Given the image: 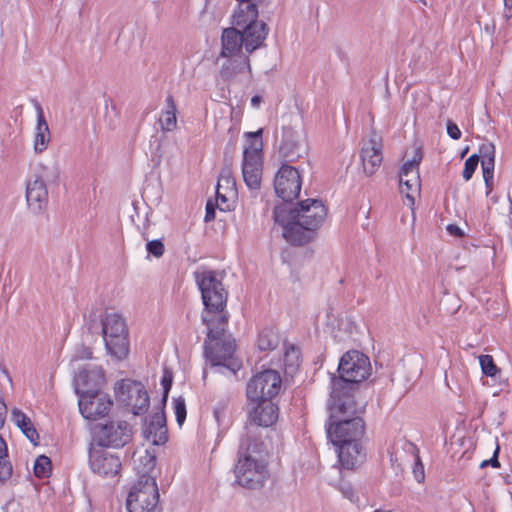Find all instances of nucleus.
I'll use <instances>...</instances> for the list:
<instances>
[{
    "label": "nucleus",
    "instance_id": "nucleus-6",
    "mask_svg": "<svg viewBox=\"0 0 512 512\" xmlns=\"http://www.w3.org/2000/svg\"><path fill=\"white\" fill-rule=\"evenodd\" d=\"M263 129L247 132L242 160V176L250 190H259L263 165Z\"/></svg>",
    "mask_w": 512,
    "mask_h": 512
},
{
    "label": "nucleus",
    "instance_id": "nucleus-43",
    "mask_svg": "<svg viewBox=\"0 0 512 512\" xmlns=\"http://www.w3.org/2000/svg\"><path fill=\"white\" fill-rule=\"evenodd\" d=\"M12 465L8 460H0V485L10 478Z\"/></svg>",
    "mask_w": 512,
    "mask_h": 512
},
{
    "label": "nucleus",
    "instance_id": "nucleus-7",
    "mask_svg": "<svg viewBox=\"0 0 512 512\" xmlns=\"http://www.w3.org/2000/svg\"><path fill=\"white\" fill-rule=\"evenodd\" d=\"M195 279L201 291L205 313L215 321L220 315H226L224 309L227 301V293L221 280L214 271L204 270L195 272Z\"/></svg>",
    "mask_w": 512,
    "mask_h": 512
},
{
    "label": "nucleus",
    "instance_id": "nucleus-5",
    "mask_svg": "<svg viewBox=\"0 0 512 512\" xmlns=\"http://www.w3.org/2000/svg\"><path fill=\"white\" fill-rule=\"evenodd\" d=\"M232 24L240 30L245 55L261 48L268 36L266 23L258 19L257 4H248L244 9H235Z\"/></svg>",
    "mask_w": 512,
    "mask_h": 512
},
{
    "label": "nucleus",
    "instance_id": "nucleus-49",
    "mask_svg": "<svg viewBox=\"0 0 512 512\" xmlns=\"http://www.w3.org/2000/svg\"><path fill=\"white\" fill-rule=\"evenodd\" d=\"M503 5V17L506 20H509L510 18H512V0H503Z\"/></svg>",
    "mask_w": 512,
    "mask_h": 512
},
{
    "label": "nucleus",
    "instance_id": "nucleus-56",
    "mask_svg": "<svg viewBox=\"0 0 512 512\" xmlns=\"http://www.w3.org/2000/svg\"><path fill=\"white\" fill-rule=\"evenodd\" d=\"M248 68V73H251V66H247Z\"/></svg>",
    "mask_w": 512,
    "mask_h": 512
},
{
    "label": "nucleus",
    "instance_id": "nucleus-15",
    "mask_svg": "<svg viewBox=\"0 0 512 512\" xmlns=\"http://www.w3.org/2000/svg\"><path fill=\"white\" fill-rule=\"evenodd\" d=\"M120 457L105 448L91 446L89 450V466L91 470L101 477L112 478L121 470Z\"/></svg>",
    "mask_w": 512,
    "mask_h": 512
},
{
    "label": "nucleus",
    "instance_id": "nucleus-20",
    "mask_svg": "<svg viewBox=\"0 0 512 512\" xmlns=\"http://www.w3.org/2000/svg\"><path fill=\"white\" fill-rule=\"evenodd\" d=\"M104 383V374L100 367L91 366L80 370L74 378L75 390L78 396L84 393L99 391Z\"/></svg>",
    "mask_w": 512,
    "mask_h": 512
},
{
    "label": "nucleus",
    "instance_id": "nucleus-52",
    "mask_svg": "<svg viewBox=\"0 0 512 512\" xmlns=\"http://www.w3.org/2000/svg\"><path fill=\"white\" fill-rule=\"evenodd\" d=\"M262 98L259 95H254L251 98V106L255 109H258L261 104Z\"/></svg>",
    "mask_w": 512,
    "mask_h": 512
},
{
    "label": "nucleus",
    "instance_id": "nucleus-12",
    "mask_svg": "<svg viewBox=\"0 0 512 512\" xmlns=\"http://www.w3.org/2000/svg\"><path fill=\"white\" fill-rule=\"evenodd\" d=\"M115 395L117 401L134 415L144 414L149 407V395L140 382L130 379L118 381L115 385Z\"/></svg>",
    "mask_w": 512,
    "mask_h": 512
},
{
    "label": "nucleus",
    "instance_id": "nucleus-19",
    "mask_svg": "<svg viewBox=\"0 0 512 512\" xmlns=\"http://www.w3.org/2000/svg\"><path fill=\"white\" fill-rule=\"evenodd\" d=\"M237 196L236 181L230 168L222 169L216 187V203L221 211L231 210Z\"/></svg>",
    "mask_w": 512,
    "mask_h": 512
},
{
    "label": "nucleus",
    "instance_id": "nucleus-23",
    "mask_svg": "<svg viewBox=\"0 0 512 512\" xmlns=\"http://www.w3.org/2000/svg\"><path fill=\"white\" fill-rule=\"evenodd\" d=\"M479 161L481 162L483 179L486 186V195L490 196L493 190V177L495 166V146L491 142L483 143L479 148Z\"/></svg>",
    "mask_w": 512,
    "mask_h": 512
},
{
    "label": "nucleus",
    "instance_id": "nucleus-42",
    "mask_svg": "<svg viewBox=\"0 0 512 512\" xmlns=\"http://www.w3.org/2000/svg\"><path fill=\"white\" fill-rule=\"evenodd\" d=\"M339 490L342 493V495L350 500L351 502H357L358 496L355 492L354 488L349 483H341L339 485Z\"/></svg>",
    "mask_w": 512,
    "mask_h": 512
},
{
    "label": "nucleus",
    "instance_id": "nucleus-46",
    "mask_svg": "<svg viewBox=\"0 0 512 512\" xmlns=\"http://www.w3.org/2000/svg\"><path fill=\"white\" fill-rule=\"evenodd\" d=\"M447 133L454 140H458L461 137V131L459 127L451 121L447 123Z\"/></svg>",
    "mask_w": 512,
    "mask_h": 512
},
{
    "label": "nucleus",
    "instance_id": "nucleus-31",
    "mask_svg": "<svg viewBox=\"0 0 512 512\" xmlns=\"http://www.w3.org/2000/svg\"><path fill=\"white\" fill-rule=\"evenodd\" d=\"M165 102V110H163L159 118V123L162 131L172 132L177 128V109L172 96H168Z\"/></svg>",
    "mask_w": 512,
    "mask_h": 512
},
{
    "label": "nucleus",
    "instance_id": "nucleus-28",
    "mask_svg": "<svg viewBox=\"0 0 512 512\" xmlns=\"http://www.w3.org/2000/svg\"><path fill=\"white\" fill-rule=\"evenodd\" d=\"M31 177L46 185L56 184L60 178L59 165L56 162L39 163Z\"/></svg>",
    "mask_w": 512,
    "mask_h": 512
},
{
    "label": "nucleus",
    "instance_id": "nucleus-45",
    "mask_svg": "<svg viewBox=\"0 0 512 512\" xmlns=\"http://www.w3.org/2000/svg\"><path fill=\"white\" fill-rule=\"evenodd\" d=\"M413 474L417 482L421 483L424 480V466L421 463L420 458L418 456L416 457L415 465L413 468Z\"/></svg>",
    "mask_w": 512,
    "mask_h": 512
},
{
    "label": "nucleus",
    "instance_id": "nucleus-55",
    "mask_svg": "<svg viewBox=\"0 0 512 512\" xmlns=\"http://www.w3.org/2000/svg\"><path fill=\"white\" fill-rule=\"evenodd\" d=\"M206 376H207V371H206V370H204V371H203V379H205V378H206Z\"/></svg>",
    "mask_w": 512,
    "mask_h": 512
},
{
    "label": "nucleus",
    "instance_id": "nucleus-9",
    "mask_svg": "<svg viewBox=\"0 0 512 512\" xmlns=\"http://www.w3.org/2000/svg\"><path fill=\"white\" fill-rule=\"evenodd\" d=\"M102 335L107 353L116 360L129 354L128 329L125 320L116 313H108L101 319Z\"/></svg>",
    "mask_w": 512,
    "mask_h": 512
},
{
    "label": "nucleus",
    "instance_id": "nucleus-3",
    "mask_svg": "<svg viewBox=\"0 0 512 512\" xmlns=\"http://www.w3.org/2000/svg\"><path fill=\"white\" fill-rule=\"evenodd\" d=\"M364 429L353 396L343 393L342 398L333 400L327 435L334 445L361 441Z\"/></svg>",
    "mask_w": 512,
    "mask_h": 512
},
{
    "label": "nucleus",
    "instance_id": "nucleus-51",
    "mask_svg": "<svg viewBox=\"0 0 512 512\" xmlns=\"http://www.w3.org/2000/svg\"><path fill=\"white\" fill-rule=\"evenodd\" d=\"M238 5L236 9H244L248 4H257L256 0H236Z\"/></svg>",
    "mask_w": 512,
    "mask_h": 512
},
{
    "label": "nucleus",
    "instance_id": "nucleus-38",
    "mask_svg": "<svg viewBox=\"0 0 512 512\" xmlns=\"http://www.w3.org/2000/svg\"><path fill=\"white\" fill-rule=\"evenodd\" d=\"M479 163L478 154L471 155L464 163V169L462 172L463 178L468 181L472 178Z\"/></svg>",
    "mask_w": 512,
    "mask_h": 512
},
{
    "label": "nucleus",
    "instance_id": "nucleus-44",
    "mask_svg": "<svg viewBox=\"0 0 512 512\" xmlns=\"http://www.w3.org/2000/svg\"><path fill=\"white\" fill-rule=\"evenodd\" d=\"M91 357H92L91 349L88 347H85V346H80L76 349V351L72 357V360L76 361V360H80V359H89Z\"/></svg>",
    "mask_w": 512,
    "mask_h": 512
},
{
    "label": "nucleus",
    "instance_id": "nucleus-2",
    "mask_svg": "<svg viewBox=\"0 0 512 512\" xmlns=\"http://www.w3.org/2000/svg\"><path fill=\"white\" fill-rule=\"evenodd\" d=\"M267 457L268 451L262 441L243 438L234 469L236 482L246 489H261L269 478Z\"/></svg>",
    "mask_w": 512,
    "mask_h": 512
},
{
    "label": "nucleus",
    "instance_id": "nucleus-17",
    "mask_svg": "<svg viewBox=\"0 0 512 512\" xmlns=\"http://www.w3.org/2000/svg\"><path fill=\"white\" fill-rule=\"evenodd\" d=\"M279 153L288 162H293L305 154L306 145L303 133L293 127H284Z\"/></svg>",
    "mask_w": 512,
    "mask_h": 512
},
{
    "label": "nucleus",
    "instance_id": "nucleus-39",
    "mask_svg": "<svg viewBox=\"0 0 512 512\" xmlns=\"http://www.w3.org/2000/svg\"><path fill=\"white\" fill-rule=\"evenodd\" d=\"M173 406L176 421L181 426L186 420V404L184 399L182 397L174 399Z\"/></svg>",
    "mask_w": 512,
    "mask_h": 512
},
{
    "label": "nucleus",
    "instance_id": "nucleus-1",
    "mask_svg": "<svg viewBox=\"0 0 512 512\" xmlns=\"http://www.w3.org/2000/svg\"><path fill=\"white\" fill-rule=\"evenodd\" d=\"M327 216V209L318 199H306L297 206H277L274 219L283 228V237L293 245H301L311 237Z\"/></svg>",
    "mask_w": 512,
    "mask_h": 512
},
{
    "label": "nucleus",
    "instance_id": "nucleus-47",
    "mask_svg": "<svg viewBox=\"0 0 512 512\" xmlns=\"http://www.w3.org/2000/svg\"><path fill=\"white\" fill-rule=\"evenodd\" d=\"M498 453H499V447L497 446L492 458L489 460H484L480 466L483 468V467H486L487 465H491L494 468H498L500 466V463L498 461Z\"/></svg>",
    "mask_w": 512,
    "mask_h": 512
},
{
    "label": "nucleus",
    "instance_id": "nucleus-50",
    "mask_svg": "<svg viewBox=\"0 0 512 512\" xmlns=\"http://www.w3.org/2000/svg\"><path fill=\"white\" fill-rule=\"evenodd\" d=\"M447 231L454 236H461L463 234L462 230L458 226L453 224L447 226Z\"/></svg>",
    "mask_w": 512,
    "mask_h": 512
},
{
    "label": "nucleus",
    "instance_id": "nucleus-29",
    "mask_svg": "<svg viewBox=\"0 0 512 512\" xmlns=\"http://www.w3.org/2000/svg\"><path fill=\"white\" fill-rule=\"evenodd\" d=\"M12 420L33 445L38 444L39 435L31 419L18 409L12 411Z\"/></svg>",
    "mask_w": 512,
    "mask_h": 512
},
{
    "label": "nucleus",
    "instance_id": "nucleus-13",
    "mask_svg": "<svg viewBox=\"0 0 512 512\" xmlns=\"http://www.w3.org/2000/svg\"><path fill=\"white\" fill-rule=\"evenodd\" d=\"M95 447L119 448L126 445L131 438V429L127 422H110L99 424L93 428Z\"/></svg>",
    "mask_w": 512,
    "mask_h": 512
},
{
    "label": "nucleus",
    "instance_id": "nucleus-25",
    "mask_svg": "<svg viewBox=\"0 0 512 512\" xmlns=\"http://www.w3.org/2000/svg\"><path fill=\"white\" fill-rule=\"evenodd\" d=\"M143 433L145 438L154 445H160L167 441L166 418L163 410L155 412L146 423Z\"/></svg>",
    "mask_w": 512,
    "mask_h": 512
},
{
    "label": "nucleus",
    "instance_id": "nucleus-14",
    "mask_svg": "<svg viewBox=\"0 0 512 512\" xmlns=\"http://www.w3.org/2000/svg\"><path fill=\"white\" fill-rule=\"evenodd\" d=\"M302 181L299 171L289 165H282L275 175L274 189L283 201H292L300 194Z\"/></svg>",
    "mask_w": 512,
    "mask_h": 512
},
{
    "label": "nucleus",
    "instance_id": "nucleus-34",
    "mask_svg": "<svg viewBox=\"0 0 512 512\" xmlns=\"http://www.w3.org/2000/svg\"><path fill=\"white\" fill-rule=\"evenodd\" d=\"M135 469L141 475H151L156 465L155 456L149 451H145L143 455L134 459Z\"/></svg>",
    "mask_w": 512,
    "mask_h": 512
},
{
    "label": "nucleus",
    "instance_id": "nucleus-54",
    "mask_svg": "<svg viewBox=\"0 0 512 512\" xmlns=\"http://www.w3.org/2000/svg\"><path fill=\"white\" fill-rule=\"evenodd\" d=\"M373 512H391V511H386V510H382V509H376Z\"/></svg>",
    "mask_w": 512,
    "mask_h": 512
},
{
    "label": "nucleus",
    "instance_id": "nucleus-40",
    "mask_svg": "<svg viewBox=\"0 0 512 512\" xmlns=\"http://www.w3.org/2000/svg\"><path fill=\"white\" fill-rule=\"evenodd\" d=\"M146 249L149 254H152L157 258L161 257L165 251L164 244L160 240L148 241L146 244Z\"/></svg>",
    "mask_w": 512,
    "mask_h": 512
},
{
    "label": "nucleus",
    "instance_id": "nucleus-37",
    "mask_svg": "<svg viewBox=\"0 0 512 512\" xmlns=\"http://www.w3.org/2000/svg\"><path fill=\"white\" fill-rule=\"evenodd\" d=\"M479 363L482 369V372L490 377H493L497 374L498 368L494 363L492 356L490 355H481L479 357Z\"/></svg>",
    "mask_w": 512,
    "mask_h": 512
},
{
    "label": "nucleus",
    "instance_id": "nucleus-36",
    "mask_svg": "<svg viewBox=\"0 0 512 512\" xmlns=\"http://www.w3.org/2000/svg\"><path fill=\"white\" fill-rule=\"evenodd\" d=\"M399 184L401 193L405 194L410 204H413L415 196L418 195L420 192V187L414 189L412 186V182H410V180L406 178H399Z\"/></svg>",
    "mask_w": 512,
    "mask_h": 512
},
{
    "label": "nucleus",
    "instance_id": "nucleus-8",
    "mask_svg": "<svg viewBox=\"0 0 512 512\" xmlns=\"http://www.w3.org/2000/svg\"><path fill=\"white\" fill-rule=\"evenodd\" d=\"M371 366L367 356L358 351H348L339 363V378L333 379L331 387V398H342L341 388L343 384L359 383L365 380L370 374Z\"/></svg>",
    "mask_w": 512,
    "mask_h": 512
},
{
    "label": "nucleus",
    "instance_id": "nucleus-26",
    "mask_svg": "<svg viewBox=\"0 0 512 512\" xmlns=\"http://www.w3.org/2000/svg\"><path fill=\"white\" fill-rule=\"evenodd\" d=\"M222 51L221 55L227 58H233L243 54L244 46L240 30L237 27L224 29L221 37Z\"/></svg>",
    "mask_w": 512,
    "mask_h": 512
},
{
    "label": "nucleus",
    "instance_id": "nucleus-4",
    "mask_svg": "<svg viewBox=\"0 0 512 512\" xmlns=\"http://www.w3.org/2000/svg\"><path fill=\"white\" fill-rule=\"evenodd\" d=\"M203 323L207 326V338L205 340V357L212 367H224L235 373L239 364L233 360L235 351L234 341L226 336L227 315H220L218 320L207 315L202 316Z\"/></svg>",
    "mask_w": 512,
    "mask_h": 512
},
{
    "label": "nucleus",
    "instance_id": "nucleus-24",
    "mask_svg": "<svg viewBox=\"0 0 512 512\" xmlns=\"http://www.w3.org/2000/svg\"><path fill=\"white\" fill-rule=\"evenodd\" d=\"M26 200L33 212H40L48 202L47 185L38 179L30 177L26 184Z\"/></svg>",
    "mask_w": 512,
    "mask_h": 512
},
{
    "label": "nucleus",
    "instance_id": "nucleus-48",
    "mask_svg": "<svg viewBox=\"0 0 512 512\" xmlns=\"http://www.w3.org/2000/svg\"><path fill=\"white\" fill-rule=\"evenodd\" d=\"M214 219H215V209H214L213 204L210 201H208L206 204V213H205L204 220H205V222H210Z\"/></svg>",
    "mask_w": 512,
    "mask_h": 512
},
{
    "label": "nucleus",
    "instance_id": "nucleus-10",
    "mask_svg": "<svg viewBox=\"0 0 512 512\" xmlns=\"http://www.w3.org/2000/svg\"><path fill=\"white\" fill-rule=\"evenodd\" d=\"M159 502L156 479L152 475H141L132 484L126 505L129 512H155Z\"/></svg>",
    "mask_w": 512,
    "mask_h": 512
},
{
    "label": "nucleus",
    "instance_id": "nucleus-18",
    "mask_svg": "<svg viewBox=\"0 0 512 512\" xmlns=\"http://www.w3.org/2000/svg\"><path fill=\"white\" fill-rule=\"evenodd\" d=\"M382 147V138L376 132H372L369 138L363 141L361 160L367 175H373L380 167L383 160Z\"/></svg>",
    "mask_w": 512,
    "mask_h": 512
},
{
    "label": "nucleus",
    "instance_id": "nucleus-21",
    "mask_svg": "<svg viewBox=\"0 0 512 512\" xmlns=\"http://www.w3.org/2000/svg\"><path fill=\"white\" fill-rule=\"evenodd\" d=\"M249 417L257 426L268 427L277 420V407L272 400L249 401Z\"/></svg>",
    "mask_w": 512,
    "mask_h": 512
},
{
    "label": "nucleus",
    "instance_id": "nucleus-22",
    "mask_svg": "<svg viewBox=\"0 0 512 512\" xmlns=\"http://www.w3.org/2000/svg\"><path fill=\"white\" fill-rule=\"evenodd\" d=\"M337 447L338 460L344 469H353L363 463L365 452L361 441L335 445Z\"/></svg>",
    "mask_w": 512,
    "mask_h": 512
},
{
    "label": "nucleus",
    "instance_id": "nucleus-33",
    "mask_svg": "<svg viewBox=\"0 0 512 512\" xmlns=\"http://www.w3.org/2000/svg\"><path fill=\"white\" fill-rule=\"evenodd\" d=\"M283 362L285 373L293 375L300 365V351L293 346L287 347L284 352Z\"/></svg>",
    "mask_w": 512,
    "mask_h": 512
},
{
    "label": "nucleus",
    "instance_id": "nucleus-30",
    "mask_svg": "<svg viewBox=\"0 0 512 512\" xmlns=\"http://www.w3.org/2000/svg\"><path fill=\"white\" fill-rule=\"evenodd\" d=\"M422 156L419 151H416L413 158L403 164L400 170L399 178H406L412 182L414 189L421 187L418 166L421 162Z\"/></svg>",
    "mask_w": 512,
    "mask_h": 512
},
{
    "label": "nucleus",
    "instance_id": "nucleus-32",
    "mask_svg": "<svg viewBox=\"0 0 512 512\" xmlns=\"http://www.w3.org/2000/svg\"><path fill=\"white\" fill-rule=\"evenodd\" d=\"M279 344V336L272 329L262 330L257 339V347L261 351H269L275 349Z\"/></svg>",
    "mask_w": 512,
    "mask_h": 512
},
{
    "label": "nucleus",
    "instance_id": "nucleus-41",
    "mask_svg": "<svg viewBox=\"0 0 512 512\" xmlns=\"http://www.w3.org/2000/svg\"><path fill=\"white\" fill-rule=\"evenodd\" d=\"M173 381L172 373L168 370H164L162 378H161V385L163 387V402L165 403L168 397V393L171 389Z\"/></svg>",
    "mask_w": 512,
    "mask_h": 512
},
{
    "label": "nucleus",
    "instance_id": "nucleus-16",
    "mask_svg": "<svg viewBox=\"0 0 512 512\" xmlns=\"http://www.w3.org/2000/svg\"><path fill=\"white\" fill-rule=\"evenodd\" d=\"M79 411L89 420H96L106 416L111 408L112 401L109 396L101 391L84 393L79 396Z\"/></svg>",
    "mask_w": 512,
    "mask_h": 512
},
{
    "label": "nucleus",
    "instance_id": "nucleus-35",
    "mask_svg": "<svg viewBox=\"0 0 512 512\" xmlns=\"http://www.w3.org/2000/svg\"><path fill=\"white\" fill-rule=\"evenodd\" d=\"M51 473V460L45 456L40 455L34 462V474L38 478H46Z\"/></svg>",
    "mask_w": 512,
    "mask_h": 512
},
{
    "label": "nucleus",
    "instance_id": "nucleus-53",
    "mask_svg": "<svg viewBox=\"0 0 512 512\" xmlns=\"http://www.w3.org/2000/svg\"><path fill=\"white\" fill-rule=\"evenodd\" d=\"M490 201H491L492 203H496V202L498 201V198H497L496 196H491V197H490Z\"/></svg>",
    "mask_w": 512,
    "mask_h": 512
},
{
    "label": "nucleus",
    "instance_id": "nucleus-11",
    "mask_svg": "<svg viewBox=\"0 0 512 512\" xmlns=\"http://www.w3.org/2000/svg\"><path fill=\"white\" fill-rule=\"evenodd\" d=\"M282 388V378L278 371L266 369L255 374L247 383L246 394L249 401L272 400Z\"/></svg>",
    "mask_w": 512,
    "mask_h": 512
},
{
    "label": "nucleus",
    "instance_id": "nucleus-27",
    "mask_svg": "<svg viewBox=\"0 0 512 512\" xmlns=\"http://www.w3.org/2000/svg\"><path fill=\"white\" fill-rule=\"evenodd\" d=\"M37 112V123L34 133L33 148L35 153L44 152L51 140L50 129L47 121L45 120L43 109L39 103L35 104Z\"/></svg>",
    "mask_w": 512,
    "mask_h": 512
}]
</instances>
